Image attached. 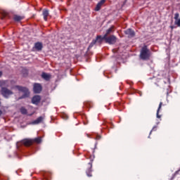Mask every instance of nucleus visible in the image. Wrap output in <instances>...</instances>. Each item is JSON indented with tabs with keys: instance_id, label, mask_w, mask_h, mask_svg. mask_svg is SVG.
Returning <instances> with one entry per match:
<instances>
[{
	"instance_id": "29",
	"label": "nucleus",
	"mask_w": 180,
	"mask_h": 180,
	"mask_svg": "<svg viewBox=\"0 0 180 180\" xmlns=\"http://www.w3.org/2000/svg\"><path fill=\"white\" fill-rule=\"evenodd\" d=\"M178 172H179V170L176 171V174H178Z\"/></svg>"
},
{
	"instance_id": "15",
	"label": "nucleus",
	"mask_w": 180,
	"mask_h": 180,
	"mask_svg": "<svg viewBox=\"0 0 180 180\" xmlns=\"http://www.w3.org/2000/svg\"><path fill=\"white\" fill-rule=\"evenodd\" d=\"M42 15L44 16V20L47 22V18L49 17V10H43L42 11Z\"/></svg>"
},
{
	"instance_id": "12",
	"label": "nucleus",
	"mask_w": 180,
	"mask_h": 180,
	"mask_svg": "<svg viewBox=\"0 0 180 180\" xmlns=\"http://www.w3.org/2000/svg\"><path fill=\"white\" fill-rule=\"evenodd\" d=\"M41 78H43V79H45V81H50V79L51 78V75H49L46 72H42Z\"/></svg>"
},
{
	"instance_id": "1",
	"label": "nucleus",
	"mask_w": 180,
	"mask_h": 180,
	"mask_svg": "<svg viewBox=\"0 0 180 180\" xmlns=\"http://www.w3.org/2000/svg\"><path fill=\"white\" fill-rule=\"evenodd\" d=\"M150 56L151 52L150 51V49H148L146 45L143 46L140 51L139 57L141 60H143V61H147L150 60Z\"/></svg>"
},
{
	"instance_id": "13",
	"label": "nucleus",
	"mask_w": 180,
	"mask_h": 180,
	"mask_svg": "<svg viewBox=\"0 0 180 180\" xmlns=\"http://www.w3.org/2000/svg\"><path fill=\"white\" fill-rule=\"evenodd\" d=\"M34 47L36 50H37V51H41V50H42L43 49V44H41V42H37L34 44Z\"/></svg>"
},
{
	"instance_id": "17",
	"label": "nucleus",
	"mask_w": 180,
	"mask_h": 180,
	"mask_svg": "<svg viewBox=\"0 0 180 180\" xmlns=\"http://www.w3.org/2000/svg\"><path fill=\"white\" fill-rule=\"evenodd\" d=\"M113 29H115L114 26L110 27L108 30H106V32L104 34V36H109V34L113 33L115 32Z\"/></svg>"
},
{
	"instance_id": "14",
	"label": "nucleus",
	"mask_w": 180,
	"mask_h": 180,
	"mask_svg": "<svg viewBox=\"0 0 180 180\" xmlns=\"http://www.w3.org/2000/svg\"><path fill=\"white\" fill-rule=\"evenodd\" d=\"M161 108H162V102H160L157 110V113H156V117L158 119H161V115H160V110H161Z\"/></svg>"
},
{
	"instance_id": "28",
	"label": "nucleus",
	"mask_w": 180,
	"mask_h": 180,
	"mask_svg": "<svg viewBox=\"0 0 180 180\" xmlns=\"http://www.w3.org/2000/svg\"><path fill=\"white\" fill-rule=\"evenodd\" d=\"M0 77H2V72L0 71Z\"/></svg>"
},
{
	"instance_id": "3",
	"label": "nucleus",
	"mask_w": 180,
	"mask_h": 180,
	"mask_svg": "<svg viewBox=\"0 0 180 180\" xmlns=\"http://www.w3.org/2000/svg\"><path fill=\"white\" fill-rule=\"evenodd\" d=\"M1 94L2 96H4V98L8 99L11 96V95H13V91L6 87H1Z\"/></svg>"
},
{
	"instance_id": "26",
	"label": "nucleus",
	"mask_w": 180,
	"mask_h": 180,
	"mask_svg": "<svg viewBox=\"0 0 180 180\" xmlns=\"http://www.w3.org/2000/svg\"><path fill=\"white\" fill-rule=\"evenodd\" d=\"M96 139V140H101V136H97Z\"/></svg>"
},
{
	"instance_id": "2",
	"label": "nucleus",
	"mask_w": 180,
	"mask_h": 180,
	"mask_svg": "<svg viewBox=\"0 0 180 180\" xmlns=\"http://www.w3.org/2000/svg\"><path fill=\"white\" fill-rule=\"evenodd\" d=\"M14 88L18 89V91H19L20 92H22L23 94L20 97H19L18 99H25V98H29V96H30L29 89H27V87L16 85L14 86Z\"/></svg>"
},
{
	"instance_id": "19",
	"label": "nucleus",
	"mask_w": 180,
	"mask_h": 180,
	"mask_svg": "<svg viewBox=\"0 0 180 180\" xmlns=\"http://www.w3.org/2000/svg\"><path fill=\"white\" fill-rule=\"evenodd\" d=\"M13 19H14L15 22H20V20H23V17H22L20 15H14Z\"/></svg>"
},
{
	"instance_id": "18",
	"label": "nucleus",
	"mask_w": 180,
	"mask_h": 180,
	"mask_svg": "<svg viewBox=\"0 0 180 180\" xmlns=\"http://www.w3.org/2000/svg\"><path fill=\"white\" fill-rule=\"evenodd\" d=\"M0 15H1V20H4V19H5L6 18V16H8V12H6L5 11H0Z\"/></svg>"
},
{
	"instance_id": "23",
	"label": "nucleus",
	"mask_w": 180,
	"mask_h": 180,
	"mask_svg": "<svg viewBox=\"0 0 180 180\" xmlns=\"http://www.w3.org/2000/svg\"><path fill=\"white\" fill-rule=\"evenodd\" d=\"M95 44H96V40H93L91 41V43L89 44V47H88V50H91V49H92V47H94V46H95Z\"/></svg>"
},
{
	"instance_id": "30",
	"label": "nucleus",
	"mask_w": 180,
	"mask_h": 180,
	"mask_svg": "<svg viewBox=\"0 0 180 180\" xmlns=\"http://www.w3.org/2000/svg\"><path fill=\"white\" fill-rule=\"evenodd\" d=\"M44 180H47V178L45 177V179Z\"/></svg>"
},
{
	"instance_id": "20",
	"label": "nucleus",
	"mask_w": 180,
	"mask_h": 180,
	"mask_svg": "<svg viewBox=\"0 0 180 180\" xmlns=\"http://www.w3.org/2000/svg\"><path fill=\"white\" fill-rule=\"evenodd\" d=\"M32 140V144L33 143H37V144H40V143H41V137H37Z\"/></svg>"
},
{
	"instance_id": "7",
	"label": "nucleus",
	"mask_w": 180,
	"mask_h": 180,
	"mask_svg": "<svg viewBox=\"0 0 180 180\" xmlns=\"http://www.w3.org/2000/svg\"><path fill=\"white\" fill-rule=\"evenodd\" d=\"M41 101V96L39 95L34 96L32 98V103H33V105H39Z\"/></svg>"
},
{
	"instance_id": "5",
	"label": "nucleus",
	"mask_w": 180,
	"mask_h": 180,
	"mask_svg": "<svg viewBox=\"0 0 180 180\" xmlns=\"http://www.w3.org/2000/svg\"><path fill=\"white\" fill-rule=\"evenodd\" d=\"M94 158H95V155L89 156V160L91 162H89V167L86 171V174L87 176H92V162H94Z\"/></svg>"
},
{
	"instance_id": "6",
	"label": "nucleus",
	"mask_w": 180,
	"mask_h": 180,
	"mask_svg": "<svg viewBox=\"0 0 180 180\" xmlns=\"http://www.w3.org/2000/svg\"><path fill=\"white\" fill-rule=\"evenodd\" d=\"M42 90L43 87L41 86V84L39 83L34 84L33 91L34 94H40V92H41Z\"/></svg>"
},
{
	"instance_id": "25",
	"label": "nucleus",
	"mask_w": 180,
	"mask_h": 180,
	"mask_svg": "<svg viewBox=\"0 0 180 180\" xmlns=\"http://www.w3.org/2000/svg\"><path fill=\"white\" fill-rule=\"evenodd\" d=\"M96 146H97V143H95V146H94V148L93 150V154H94V153H95V148H96Z\"/></svg>"
},
{
	"instance_id": "22",
	"label": "nucleus",
	"mask_w": 180,
	"mask_h": 180,
	"mask_svg": "<svg viewBox=\"0 0 180 180\" xmlns=\"http://www.w3.org/2000/svg\"><path fill=\"white\" fill-rule=\"evenodd\" d=\"M20 112L22 113V115H27V110L25 108V107H21Z\"/></svg>"
},
{
	"instance_id": "4",
	"label": "nucleus",
	"mask_w": 180,
	"mask_h": 180,
	"mask_svg": "<svg viewBox=\"0 0 180 180\" xmlns=\"http://www.w3.org/2000/svg\"><path fill=\"white\" fill-rule=\"evenodd\" d=\"M104 39H105V43L108 44H115L117 41V37L115 35H104Z\"/></svg>"
},
{
	"instance_id": "9",
	"label": "nucleus",
	"mask_w": 180,
	"mask_h": 180,
	"mask_svg": "<svg viewBox=\"0 0 180 180\" xmlns=\"http://www.w3.org/2000/svg\"><path fill=\"white\" fill-rule=\"evenodd\" d=\"M124 34L128 36V37L131 38V37H134V36L136 35V33L134 32V30L129 28L127 30L124 31Z\"/></svg>"
},
{
	"instance_id": "27",
	"label": "nucleus",
	"mask_w": 180,
	"mask_h": 180,
	"mask_svg": "<svg viewBox=\"0 0 180 180\" xmlns=\"http://www.w3.org/2000/svg\"><path fill=\"white\" fill-rule=\"evenodd\" d=\"M2 115V110H0V116Z\"/></svg>"
},
{
	"instance_id": "10",
	"label": "nucleus",
	"mask_w": 180,
	"mask_h": 180,
	"mask_svg": "<svg viewBox=\"0 0 180 180\" xmlns=\"http://www.w3.org/2000/svg\"><path fill=\"white\" fill-rule=\"evenodd\" d=\"M106 2V0H101L96 5L95 8L96 12H98V11H101V8H102V5H103Z\"/></svg>"
},
{
	"instance_id": "8",
	"label": "nucleus",
	"mask_w": 180,
	"mask_h": 180,
	"mask_svg": "<svg viewBox=\"0 0 180 180\" xmlns=\"http://www.w3.org/2000/svg\"><path fill=\"white\" fill-rule=\"evenodd\" d=\"M21 144H23L25 147H30L33 144V141L30 139H25L21 141Z\"/></svg>"
},
{
	"instance_id": "11",
	"label": "nucleus",
	"mask_w": 180,
	"mask_h": 180,
	"mask_svg": "<svg viewBox=\"0 0 180 180\" xmlns=\"http://www.w3.org/2000/svg\"><path fill=\"white\" fill-rule=\"evenodd\" d=\"M96 42L99 43L100 44H102V41H103V40H105V41H106V38H105V35L103 37H101V35H98L96 38Z\"/></svg>"
},
{
	"instance_id": "24",
	"label": "nucleus",
	"mask_w": 180,
	"mask_h": 180,
	"mask_svg": "<svg viewBox=\"0 0 180 180\" xmlns=\"http://www.w3.org/2000/svg\"><path fill=\"white\" fill-rule=\"evenodd\" d=\"M155 130H157V127H154L152 130L150 132V134H151V133H153V131H155Z\"/></svg>"
},
{
	"instance_id": "21",
	"label": "nucleus",
	"mask_w": 180,
	"mask_h": 180,
	"mask_svg": "<svg viewBox=\"0 0 180 180\" xmlns=\"http://www.w3.org/2000/svg\"><path fill=\"white\" fill-rule=\"evenodd\" d=\"M7 84H8V81L0 80V86H1V88H4V86H8Z\"/></svg>"
},
{
	"instance_id": "16",
	"label": "nucleus",
	"mask_w": 180,
	"mask_h": 180,
	"mask_svg": "<svg viewBox=\"0 0 180 180\" xmlns=\"http://www.w3.org/2000/svg\"><path fill=\"white\" fill-rule=\"evenodd\" d=\"M43 117H39L37 120L32 122V124H39L43 122Z\"/></svg>"
}]
</instances>
